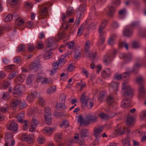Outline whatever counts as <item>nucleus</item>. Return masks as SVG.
<instances>
[{"label":"nucleus","mask_w":146,"mask_h":146,"mask_svg":"<svg viewBox=\"0 0 146 146\" xmlns=\"http://www.w3.org/2000/svg\"><path fill=\"white\" fill-rule=\"evenodd\" d=\"M122 94L124 96H132L133 91L130 86L126 82L123 83L122 86Z\"/></svg>","instance_id":"obj_1"},{"label":"nucleus","mask_w":146,"mask_h":146,"mask_svg":"<svg viewBox=\"0 0 146 146\" xmlns=\"http://www.w3.org/2000/svg\"><path fill=\"white\" fill-rule=\"evenodd\" d=\"M25 86L23 84L17 85L15 86L13 92V95L16 98L21 97L23 94V92L25 90Z\"/></svg>","instance_id":"obj_2"},{"label":"nucleus","mask_w":146,"mask_h":146,"mask_svg":"<svg viewBox=\"0 0 146 146\" xmlns=\"http://www.w3.org/2000/svg\"><path fill=\"white\" fill-rule=\"evenodd\" d=\"M46 43L48 47L44 49V51L45 53L43 55V57L45 60L48 59L52 57V53L50 51L52 49L50 48L52 46L53 44L51 40L46 42Z\"/></svg>","instance_id":"obj_3"},{"label":"nucleus","mask_w":146,"mask_h":146,"mask_svg":"<svg viewBox=\"0 0 146 146\" xmlns=\"http://www.w3.org/2000/svg\"><path fill=\"white\" fill-rule=\"evenodd\" d=\"M38 8L39 9L40 15L43 17L42 19L46 17L48 13V7L46 4H44L42 5H39Z\"/></svg>","instance_id":"obj_4"},{"label":"nucleus","mask_w":146,"mask_h":146,"mask_svg":"<svg viewBox=\"0 0 146 146\" xmlns=\"http://www.w3.org/2000/svg\"><path fill=\"white\" fill-rule=\"evenodd\" d=\"M39 123L38 118L36 116L34 117L31 122V127L29 129L30 131L32 132L34 131Z\"/></svg>","instance_id":"obj_5"},{"label":"nucleus","mask_w":146,"mask_h":146,"mask_svg":"<svg viewBox=\"0 0 146 146\" xmlns=\"http://www.w3.org/2000/svg\"><path fill=\"white\" fill-rule=\"evenodd\" d=\"M7 129L15 132L17 130L18 125L13 121H9L7 124Z\"/></svg>","instance_id":"obj_6"},{"label":"nucleus","mask_w":146,"mask_h":146,"mask_svg":"<svg viewBox=\"0 0 146 146\" xmlns=\"http://www.w3.org/2000/svg\"><path fill=\"white\" fill-rule=\"evenodd\" d=\"M94 134L96 137L97 138L96 141H98V138L100 137V135L104 129L103 125L98 126L94 128Z\"/></svg>","instance_id":"obj_7"},{"label":"nucleus","mask_w":146,"mask_h":146,"mask_svg":"<svg viewBox=\"0 0 146 146\" xmlns=\"http://www.w3.org/2000/svg\"><path fill=\"white\" fill-rule=\"evenodd\" d=\"M41 66L40 63L37 61H35L31 63L29 65V69L36 72L40 69Z\"/></svg>","instance_id":"obj_8"},{"label":"nucleus","mask_w":146,"mask_h":146,"mask_svg":"<svg viewBox=\"0 0 146 146\" xmlns=\"http://www.w3.org/2000/svg\"><path fill=\"white\" fill-rule=\"evenodd\" d=\"M119 57L121 58H123L125 62H128L131 61L132 56L130 53H121L119 54Z\"/></svg>","instance_id":"obj_9"},{"label":"nucleus","mask_w":146,"mask_h":146,"mask_svg":"<svg viewBox=\"0 0 146 146\" xmlns=\"http://www.w3.org/2000/svg\"><path fill=\"white\" fill-rule=\"evenodd\" d=\"M119 85L118 83L114 82H112L111 83L109 84L110 90H113L114 93H116L118 90V87Z\"/></svg>","instance_id":"obj_10"},{"label":"nucleus","mask_w":146,"mask_h":146,"mask_svg":"<svg viewBox=\"0 0 146 146\" xmlns=\"http://www.w3.org/2000/svg\"><path fill=\"white\" fill-rule=\"evenodd\" d=\"M89 98H90L88 96H86L85 92L83 93L81 95L80 98V101L82 104V106L83 108H84V105L86 103Z\"/></svg>","instance_id":"obj_11"},{"label":"nucleus","mask_w":146,"mask_h":146,"mask_svg":"<svg viewBox=\"0 0 146 146\" xmlns=\"http://www.w3.org/2000/svg\"><path fill=\"white\" fill-rule=\"evenodd\" d=\"M138 91L140 96L143 98L146 97V90L143 85L139 86Z\"/></svg>","instance_id":"obj_12"},{"label":"nucleus","mask_w":146,"mask_h":146,"mask_svg":"<svg viewBox=\"0 0 146 146\" xmlns=\"http://www.w3.org/2000/svg\"><path fill=\"white\" fill-rule=\"evenodd\" d=\"M38 93L37 92L34 91L31 94H29L27 97L28 102H32L34 100V98L37 96Z\"/></svg>","instance_id":"obj_13"},{"label":"nucleus","mask_w":146,"mask_h":146,"mask_svg":"<svg viewBox=\"0 0 146 146\" xmlns=\"http://www.w3.org/2000/svg\"><path fill=\"white\" fill-rule=\"evenodd\" d=\"M81 134V137H79L78 138V136H75L74 137V138L75 139H77V141H78V140L81 137H82V138L83 139V137H87L89 135V132L88 130L86 129H82L81 131L80 132Z\"/></svg>","instance_id":"obj_14"},{"label":"nucleus","mask_w":146,"mask_h":146,"mask_svg":"<svg viewBox=\"0 0 146 146\" xmlns=\"http://www.w3.org/2000/svg\"><path fill=\"white\" fill-rule=\"evenodd\" d=\"M21 102V100L19 99H12L10 104V106L11 108H15L17 106H18Z\"/></svg>","instance_id":"obj_15"},{"label":"nucleus","mask_w":146,"mask_h":146,"mask_svg":"<svg viewBox=\"0 0 146 146\" xmlns=\"http://www.w3.org/2000/svg\"><path fill=\"white\" fill-rule=\"evenodd\" d=\"M111 71L108 68L106 69L105 70L102 71L101 72V76L104 78L109 77L111 75Z\"/></svg>","instance_id":"obj_16"},{"label":"nucleus","mask_w":146,"mask_h":146,"mask_svg":"<svg viewBox=\"0 0 146 146\" xmlns=\"http://www.w3.org/2000/svg\"><path fill=\"white\" fill-rule=\"evenodd\" d=\"M99 32L100 34V38L99 41L98 42V45L99 46H100L104 44L105 37L104 36V32Z\"/></svg>","instance_id":"obj_17"},{"label":"nucleus","mask_w":146,"mask_h":146,"mask_svg":"<svg viewBox=\"0 0 146 146\" xmlns=\"http://www.w3.org/2000/svg\"><path fill=\"white\" fill-rule=\"evenodd\" d=\"M108 21L105 19H103L100 24V27L98 29L99 32H104L103 31V29L105 28V27L107 24Z\"/></svg>","instance_id":"obj_18"},{"label":"nucleus","mask_w":146,"mask_h":146,"mask_svg":"<svg viewBox=\"0 0 146 146\" xmlns=\"http://www.w3.org/2000/svg\"><path fill=\"white\" fill-rule=\"evenodd\" d=\"M55 129L53 128L46 127L43 129L42 132L45 134L50 135L55 130Z\"/></svg>","instance_id":"obj_19"},{"label":"nucleus","mask_w":146,"mask_h":146,"mask_svg":"<svg viewBox=\"0 0 146 146\" xmlns=\"http://www.w3.org/2000/svg\"><path fill=\"white\" fill-rule=\"evenodd\" d=\"M86 119L92 123H95L98 121L97 117L96 116L93 115L91 114H89L86 117Z\"/></svg>","instance_id":"obj_20"},{"label":"nucleus","mask_w":146,"mask_h":146,"mask_svg":"<svg viewBox=\"0 0 146 146\" xmlns=\"http://www.w3.org/2000/svg\"><path fill=\"white\" fill-rule=\"evenodd\" d=\"M13 138L7 139H5V146H13L15 144V141L13 139Z\"/></svg>","instance_id":"obj_21"},{"label":"nucleus","mask_w":146,"mask_h":146,"mask_svg":"<svg viewBox=\"0 0 146 146\" xmlns=\"http://www.w3.org/2000/svg\"><path fill=\"white\" fill-rule=\"evenodd\" d=\"M56 108L57 110L60 111L64 110L66 108L65 104L61 103H57L56 106Z\"/></svg>","instance_id":"obj_22"},{"label":"nucleus","mask_w":146,"mask_h":146,"mask_svg":"<svg viewBox=\"0 0 146 146\" xmlns=\"http://www.w3.org/2000/svg\"><path fill=\"white\" fill-rule=\"evenodd\" d=\"M94 105V101L93 99L92 98H89V100H88V101L87 102L86 104H85L84 105V106H86L88 109H90L92 108Z\"/></svg>","instance_id":"obj_23"},{"label":"nucleus","mask_w":146,"mask_h":146,"mask_svg":"<svg viewBox=\"0 0 146 146\" xmlns=\"http://www.w3.org/2000/svg\"><path fill=\"white\" fill-rule=\"evenodd\" d=\"M122 146H130V142L128 137L124 138L122 140Z\"/></svg>","instance_id":"obj_24"},{"label":"nucleus","mask_w":146,"mask_h":146,"mask_svg":"<svg viewBox=\"0 0 146 146\" xmlns=\"http://www.w3.org/2000/svg\"><path fill=\"white\" fill-rule=\"evenodd\" d=\"M109 11L107 12L108 15L110 17H112L115 12V8L112 6L109 7Z\"/></svg>","instance_id":"obj_25"},{"label":"nucleus","mask_w":146,"mask_h":146,"mask_svg":"<svg viewBox=\"0 0 146 146\" xmlns=\"http://www.w3.org/2000/svg\"><path fill=\"white\" fill-rule=\"evenodd\" d=\"M114 97L112 95L109 96L107 99V104L111 106L114 102Z\"/></svg>","instance_id":"obj_26"},{"label":"nucleus","mask_w":146,"mask_h":146,"mask_svg":"<svg viewBox=\"0 0 146 146\" xmlns=\"http://www.w3.org/2000/svg\"><path fill=\"white\" fill-rule=\"evenodd\" d=\"M103 61L106 65H108L109 64H110L111 62L110 57L108 54L104 56Z\"/></svg>","instance_id":"obj_27"},{"label":"nucleus","mask_w":146,"mask_h":146,"mask_svg":"<svg viewBox=\"0 0 146 146\" xmlns=\"http://www.w3.org/2000/svg\"><path fill=\"white\" fill-rule=\"evenodd\" d=\"M24 23V21L23 19L18 18L15 19V25L17 27L23 25Z\"/></svg>","instance_id":"obj_28"},{"label":"nucleus","mask_w":146,"mask_h":146,"mask_svg":"<svg viewBox=\"0 0 146 146\" xmlns=\"http://www.w3.org/2000/svg\"><path fill=\"white\" fill-rule=\"evenodd\" d=\"M123 34L125 36H129L132 35V31L131 29H125L123 31Z\"/></svg>","instance_id":"obj_29"},{"label":"nucleus","mask_w":146,"mask_h":146,"mask_svg":"<svg viewBox=\"0 0 146 146\" xmlns=\"http://www.w3.org/2000/svg\"><path fill=\"white\" fill-rule=\"evenodd\" d=\"M24 115L23 112H21L19 114L17 117V120L21 123H22L24 121L23 118H24Z\"/></svg>","instance_id":"obj_30"},{"label":"nucleus","mask_w":146,"mask_h":146,"mask_svg":"<svg viewBox=\"0 0 146 146\" xmlns=\"http://www.w3.org/2000/svg\"><path fill=\"white\" fill-rule=\"evenodd\" d=\"M45 117L51 116V113L50 107H45L44 109Z\"/></svg>","instance_id":"obj_31"},{"label":"nucleus","mask_w":146,"mask_h":146,"mask_svg":"<svg viewBox=\"0 0 146 146\" xmlns=\"http://www.w3.org/2000/svg\"><path fill=\"white\" fill-rule=\"evenodd\" d=\"M128 100L129 99L127 98H126L123 99L121 103V106L122 108L129 107L130 105V104H128L126 102H128Z\"/></svg>","instance_id":"obj_32"},{"label":"nucleus","mask_w":146,"mask_h":146,"mask_svg":"<svg viewBox=\"0 0 146 146\" xmlns=\"http://www.w3.org/2000/svg\"><path fill=\"white\" fill-rule=\"evenodd\" d=\"M25 76L23 74H20L16 78V81L17 82H23L25 80Z\"/></svg>","instance_id":"obj_33"},{"label":"nucleus","mask_w":146,"mask_h":146,"mask_svg":"<svg viewBox=\"0 0 146 146\" xmlns=\"http://www.w3.org/2000/svg\"><path fill=\"white\" fill-rule=\"evenodd\" d=\"M56 90V88L55 86H53L48 88L47 92L48 94H51L54 93Z\"/></svg>","instance_id":"obj_34"},{"label":"nucleus","mask_w":146,"mask_h":146,"mask_svg":"<svg viewBox=\"0 0 146 146\" xmlns=\"http://www.w3.org/2000/svg\"><path fill=\"white\" fill-rule=\"evenodd\" d=\"M134 119L132 117H128L127 119L126 123L128 125H131L133 124Z\"/></svg>","instance_id":"obj_35"},{"label":"nucleus","mask_w":146,"mask_h":146,"mask_svg":"<svg viewBox=\"0 0 146 146\" xmlns=\"http://www.w3.org/2000/svg\"><path fill=\"white\" fill-rule=\"evenodd\" d=\"M86 7V5L85 4H83L82 5H81L79 8V10L77 13L79 14L81 13L82 14L83 13V11L85 10Z\"/></svg>","instance_id":"obj_36"},{"label":"nucleus","mask_w":146,"mask_h":146,"mask_svg":"<svg viewBox=\"0 0 146 146\" xmlns=\"http://www.w3.org/2000/svg\"><path fill=\"white\" fill-rule=\"evenodd\" d=\"M134 69L133 70L130 71L129 72H125L122 73V78L128 79L129 78L130 76V73L134 71Z\"/></svg>","instance_id":"obj_37"},{"label":"nucleus","mask_w":146,"mask_h":146,"mask_svg":"<svg viewBox=\"0 0 146 146\" xmlns=\"http://www.w3.org/2000/svg\"><path fill=\"white\" fill-rule=\"evenodd\" d=\"M86 24H82L81 26L78 28L77 33L78 35V36H80L82 34Z\"/></svg>","instance_id":"obj_38"},{"label":"nucleus","mask_w":146,"mask_h":146,"mask_svg":"<svg viewBox=\"0 0 146 146\" xmlns=\"http://www.w3.org/2000/svg\"><path fill=\"white\" fill-rule=\"evenodd\" d=\"M34 76L32 75H30L27 77L26 82L27 84L28 85H30L32 82V80L34 78Z\"/></svg>","instance_id":"obj_39"},{"label":"nucleus","mask_w":146,"mask_h":146,"mask_svg":"<svg viewBox=\"0 0 146 146\" xmlns=\"http://www.w3.org/2000/svg\"><path fill=\"white\" fill-rule=\"evenodd\" d=\"M119 125L118 124L117 125V129H116L115 130V131L118 133L119 134L122 135L123 134L124 132V130L123 128L122 130H121L120 129V127H119Z\"/></svg>","instance_id":"obj_40"},{"label":"nucleus","mask_w":146,"mask_h":146,"mask_svg":"<svg viewBox=\"0 0 146 146\" xmlns=\"http://www.w3.org/2000/svg\"><path fill=\"white\" fill-rule=\"evenodd\" d=\"M74 10L73 8L71 7H69L68 8L66 11V15L68 17L70 16L73 13Z\"/></svg>","instance_id":"obj_41"},{"label":"nucleus","mask_w":146,"mask_h":146,"mask_svg":"<svg viewBox=\"0 0 146 146\" xmlns=\"http://www.w3.org/2000/svg\"><path fill=\"white\" fill-rule=\"evenodd\" d=\"M44 44L41 41L37 42L36 48L38 49H41L44 48Z\"/></svg>","instance_id":"obj_42"},{"label":"nucleus","mask_w":146,"mask_h":146,"mask_svg":"<svg viewBox=\"0 0 146 146\" xmlns=\"http://www.w3.org/2000/svg\"><path fill=\"white\" fill-rule=\"evenodd\" d=\"M26 47L25 45L23 44H21L19 45L17 51V52H19L25 50Z\"/></svg>","instance_id":"obj_43"},{"label":"nucleus","mask_w":146,"mask_h":146,"mask_svg":"<svg viewBox=\"0 0 146 146\" xmlns=\"http://www.w3.org/2000/svg\"><path fill=\"white\" fill-rule=\"evenodd\" d=\"M15 69V66L14 64L8 65L5 67V70H7L9 69L11 70H13Z\"/></svg>","instance_id":"obj_44"},{"label":"nucleus","mask_w":146,"mask_h":146,"mask_svg":"<svg viewBox=\"0 0 146 146\" xmlns=\"http://www.w3.org/2000/svg\"><path fill=\"white\" fill-rule=\"evenodd\" d=\"M79 145V146H87L85 144V141L84 139H83L82 137H81L77 141Z\"/></svg>","instance_id":"obj_45"},{"label":"nucleus","mask_w":146,"mask_h":146,"mask_svg":"<svg viewBox=\"0 0 146 146\" xmlns=\"http://www.w3.org/2000/svg\"><path fill=\"white\" fill-rule=\"evenodd\" d=\"M37 141L39 144H42L44 143L45 141V139L44 137L40 136L38 138Z\"/></svg>","instance_id":"obj_46"},{"label":"nucleus","mask_w":146,"mask_h":146,"mask_svg":"<svg viewBox=\"0 0 146 146\" xmlns=\"http://www.w3.org/2000/svg\"><path fill=\"white\" fill-rule=\"evenodd\" d=\"M66 98V95L64 94L61 95L60 99V102H61V103L65 104Z\"/></svg>","instance_id":"obj_47"},{"label":"nucleus","mask_w":146,"mask_h":146,"mask_svg":"<svg viewBox=\"0 0 146 146\" xmlns=\"http://www.w3.org/2000/svg\"><path fill=\"white\" fill-rule=\"evenodd\" d=\"M66 45H68V48L70 49H72L74 48V43L73 42H69L66 43Z\"/></svg>","instance_id":"obj_48"},{"label":"nucleus","mask_w":146,"mask_h":146,"mask_svg":"<svg viewBox=\"0 0 146 146\" xmlns=\"http://www.w3.org/2000/svg\"><path fill=\"white\" fill-rule=\"evenodd\" d=\"M62 135L60 133H58L56 135L55 137V140L56 142L59 141L62 139Z\"/></svg>","instance_id":"obj_49"},{"label":"nucleus","mask_w":146,"mask_h":146,"mask_svg":"<svg viewBox=\"0 0 146 146\" xmlns=\"http://www.w3.org/2000/svg\"><path fill=\"white\" fill-rule=\"evenodd\" d=\"M53 82V81L51 79H48L47 78H44L43 81L42 82V84H47L49 83H52Z\"/></svg>","instance_id":"obj_50"},{"label":"nucleus","mask_w":146,"mask_h":146,"mask_svg":"<svg viewBox=\"0 0 146 146\" xmlns=\"http://www.w3.org/2000/svg\"><path fill=\"white\" fill-rule=\"evenodd\" d=\"M27 48L29 52H32L34 50L35 48V47L32 44H29L27 46Z\"/></svg>","instance_id":"obj_51"},{"label":"nucleus","mask_w":146,"mask_h":146,"mask_svg":"<svg viewBox=\"0 0 146 146\" xmlns=\"http://www.w3.org/2000/svg\"><path fill=\"white\" fill-rule=\"evenodd\" d=\"M23 123H24L23 127V129L25 130H27L29 128L28 124L29 123V122L27 120H25Z\"/></svg>","instance_id":"obj_52"},{"label":"nucleus","mask_w":146,"mask_h":146,"mask_svg":"<svg viewBox=\"0 0 146 146\" xmlns=\"http://www.w3.org/2000/svg\"><path fill=\"white\" fill-rule=\"evenodd\" d=\"M98 116L102 119H108L109 118L108 116L104 113L100 114H99Z\"/></svg>","instance_id":"obj_53"},{"label":"nucleus","mask_w":146,"mask_h":146,"mask_svg":"<svg viewBox=\"0 0 146 146\" xmlns=\"http://www.w3.org/2000/svg\"><path fill=\"white\" fill-rule=\"evenodd\" d=\"M105 94L103 92H101L98 98L101 102L103 101L105 98Z\"/></svg>","instance_id":"obj_54"},{"label":"nucleus","mask_w":146,"mask_h":146,"mask_svg":"<svg viewBox=\"0 0 146 146\" xmlns=\"http://www.w3.org/2000/svg\"><path fill=\"white\" fill-rule=\"evenodd\" d=\"M9 108V107L8 105H5L4 106L1 107V111L3 113H5L7 111Z\"/></svg>","instance_id":"obj_55"},{"label":"nucleus","mask_w":146,"mask_h":146,"mask_svg":"<svg viewBox=\"0 0 146 146\" xmlns=\"http://www.w3.org/2000/svg\"><path fill=\"white\" fill-rule=\"evenodd\" d=\"M137 81L139 85H143V83L144 81V79L142 77L140 76L137 79Z\"/></svg>","instance_id":"obj_56"},{"label":"nucleus","mask_w":146,"mask_h":146,"mask_svg":"<svg viewBox=\"0 0 146 146\" xmlns=\"http://www.w3.org/2000/svg\"><path fill=\"white\" fill-rule=\"evenodd\" d=\"M77 14L78 15V16H79V17L76 19L75 22V24L77 26H78L80 23V17L82 15V14L81 13H80Z\"/></svg>","instance_id":"obj_57"},{"label":"nucleus","mask_w":146,"mask_h":146,"mask_svg":"<svg viewBox=\"0 0 146 146\" xmlns=\"http://www.w3.org/2000/svg\"><path fill=\"white\" fill-rule=\"evenodd\" d=\"M38 101L40 104L42 106L44 107L45 105V100L41 97H39L38 99Z\"/></svg>","instance_id":"obj_58"},{"label":"nucleus","mask_w":146,"mask_h":146,"mask_svg":"<svg viewBox=\"0 0 146 146\" xmlns=\"http://www.w3.org/2000/svg\"><path fill=\"white\" fill-rule=\"evenodd\" d=\"M13 19L12 16L11 14H9L5 17V22H8L10 21L12 19Z\"/></svg>","instance_id":"obj_59"},{"label":"nucleus","mask_w":146,"mask_h":146,"mask_svg":"<svg viewBox=\"0 0 146 146\" xmlns=\"http://www.w3.org/2000/svg\"><path fill=\"white\" fill-rule=\"evenodd\" d=\"M140 118L142 120L146 119V111H142L141 114Z\"/></svg>","instance_id":"obj_60"},{"label":"nucleus","mask_w":146,"mask_h":146,"mask_svg":"<svg viewBox=\"0 0 146 146\" xmlns=\"http://www.w3.org/2000/svg\"><path fill=\"white\" fill-rule=\"evenodd\" d=\"M21 58L20 56H15L14 58V62L15 63H18L21 62Z\"/></svg>","instance_id":"obj_61"},{"label":"nucleus","mask_w":146,"mask_h":146,"mask_svg":"<svg viewBox=\"0 0 146 146\" xmlns=\"http://www.w3.org/2000/svg\"><path fill=\"white\" fill-rule=\"evenodd\" d=\"M51 117V116L45 117V121L48 125H50L51 124L52 120Z\"/></svg>","instance_id":"obj_62"},{"label":"nucleus","mask_w":146,"mask_h":146,"mask_svg":"<svg viewBox=\"0 0 146 146\" xmlns=\"http://www.w3.org/2000/svg\"><path fill=\"white\" fill-rule=\"evenodd\" d=\"M20 104V107L21 109L25 108L27 106V104L25 101L21 102Z\"/></svg>","instance_id":"obj_63"},{"label":"nucleus","mask_w":146,"mask_h":146,"mask_svg":"<svg viewBox=\"0 0 146 146\" xmlns=\"http://www.w3.org/2000/svg\"><path fill=\"white\" fill-rule=\"evenodd\" d=\"M9 94L8 92L3 93L2 97L3 99L4 100H7L9 99Z\"/></svg>","instance_id":"obj_64"}]
</instances>
